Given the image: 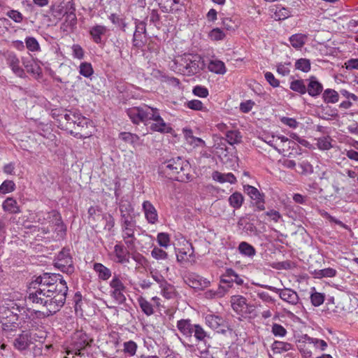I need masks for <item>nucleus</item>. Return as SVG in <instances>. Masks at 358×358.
<instances>
[{
  "instance_id": "f257e3e1",
  "label": "nucleus",
  "mask_w": 358,
  "mask_h": 358,
  "mask_svg": "<svg viewBox=\"0 0 358 358\" xmlns=\"http://www.w3.org/2000/svg\"><path fill=\"white\" fill-rule=\"evenodd\" d=\"M27 303H31L46 310V315H53L64 305L68 292L66 282L60 274L43 273L31 282Z\"/></svg>"
},
{
  "instance_id": "f03ea898",
  "label": "nucleus",
  "mask_w": 358,
  "mask_h": 358,
  "mask_svg": "<svg viewBox=\"0 0 358 358\" xmlns=\"http://www.w3.org/2000/svg\"><path fill=\"white\" fill-rule=\"evenodd\" d=\"M204 67L202 57L197 54H185L180 56L174 60L172 66L175 71L187 76L199 73Z\"/></svg>"
},
{
  "instance_id": "7ed1b4c3",
  "label": "nucleus",
  "mask_w": 358,
  "mask_h": 358,
  "mask_svg": "<svg viewBox=\"0 0 358 358\" xmlns=\"http://www.w3.org/2000/svg\"><path fill=\"white\" fill-rule=\"evenodd\" d=\"M19 311L18 306L12 301L7 300L0 304V323L3 331L12 332L18 329Z\"/></svg>"
},
{
  "instance_id": "20e7f679",
  "label": "nucleus",
  "mask_w": 358,
  "mask_h": 358,
  "mask_svg": "<svg viewBox=\"0 0 358 358\" xmlns=\"http://www.w3.org/2000/svg\"><path fill=\"white\" fill-rule=\"evenodd\" d=\"M162 169L176 180L186 182L190 178V164L179 157L166 161Z\"/></svg>"
},
{
  "instance_id": "39448f33",
  "label": "nucleus",
  "mask_w": 358,
  "mask_h": 358,
  "mask_svg": "<svg viewBox=\"0 0 358 358\" xmlns=\"http://www.w3.org/2000/svg\"><path fill=\"white\" fill-rule=\"evenodd\" d=\"M177 328L184 336L189 339L194 336L197 343H206L207 339L210 338L208 333L200 324H192L189 319L178 320Z\"/></svg>"
},
{
  "instance_id": "423d86ee",
  "label": "nucleus",
  "mask_w": 358,
  "mask_h": 358,
  "mask_svg": "<svg viewBox=\"0 0 358 358\" xmlns=\"http://www.w3.org/2000/svg\"><path fill=\"white\" fill-rule=\"evenodd\" d=\"M152 108V107L143 104L140 106L128 108L127 113L134 124H137L143 122L144 124L148 125Z\"/></svg>"
},
{
  "instance_id": "0eeeda50",
  "label": "nucleus",
  "mask_w": 358,
  "mask_h": 358,
  "mask_svg": "<svg viewBox=\"0 0 358 358\" xmlns=\"http://www.w3.org/2000/svg\"><path fill=\"white\" fill-rule=\"evenodd\" d=\"M60 13L65 16L64 26L66 29H72L77 23V17L75 13V7L72 0H64L61 5Z\"/></svg>"
},
{
  "instance_id": "6e6552de",
  "label": "nucleus",
  "mask_w": 358,
  "mask_h": 358,
  "mask_svg": "<svg viewBox=\"0 0 358 358\" xmlns=\"http://www.w3.org/2000/svg\"><path fill=\"white\" fill-rule=\"evenodd\" d=\"M55 266L60 269L62 272L69 274L74 271L73 261L69 249L64 248L58 254L55 259Z\"/></svg>"
},
{
  "instance_id": "1a4fd4ad",
  "label": "nucleus",
  "mask_w": 358,
  "mask_h": 358,
  "mask_svg": "<svg viewBox=\"0 0 358 358\" xmlns=\"http://www.w3.org/2000/svg\"><path fill=\"white\" fill-rule=\"evenodd\" d=\"M150 120L153 121L150 126V129L153 131L168 133L171 130V128L160 116L159 110L157 108H152V112L150 113Z\"/></svg>"
},
{
  "instance_id": "9d476101",
  "label": "nucleus",
  "mask_w": 358,
  "mask_h": 358,
  "mask_svg": "<svg viewBox=\"0 0 358 358\" xmlns=\"http://www.w3.org/2000/svg\"><path fill=\"white\" fill-rule=\"evenodd\" d=\"M110 287L112 289V297L118 303H123L126 300V297L123 294V292L125 289V287L117 275H115L113 276L112 280L110 282Z\"/></svg>"
},
{
  "instance_id": "9b49d317",
  "label": "nucleus",
  "mask_w": 358,
  "mask_h": 358,
  "mask_svg": "<svg viewBox=\"0 0 358 358\" xmlns=\"http://www.w3.org/2000/svg\"><path fill=\"white\" fill-rule=\"evenodd\" d=\"M22 64L27 72L35 78H39L42 76V69L40 62L34 59L31 56L24 57L22 59Z\"/></svg>"
},
{
  "instance_id": "f8f14e48",
  "label": "nucleus",
  "mask_w": 358,
  "mask_h": 358,
  "mask_svg": "<svg viewBox=\"0 0 358 358\" xmlns=\"http://www.w3.org/2000/svg\"><path fill=\"white\" fill-rule=\"evenodd\" d=\"M266 287L273 292L278 293L279 296L282 300L292 305H296L299 301V297L297 293L291 289L285 288L280 289L272 286H266Z\"/></svg>"
},
{
  "instance_id": "ddd939ff",
  "label": "nucleus",
  "mask_w": 358,
  "mask_h": 358,
  "mask_svg": "<svg viewBox=\"0 0 358 358\" xmlns=\"http://www.w3.org/2000/svg\"><path fill=\"white\" fill-rule=\"evenodd\" d=\"M296 347L303 357L310 358L313 354V337L301 336L296 341Z\"/></svg>"
},
{
  "instance_id": "4468645a",
  "label": "nucleus",
  "mask_w": 358,
  "mask_h": 358,
  "mask_svg": "<svg viewBox=\"0 0 358 358\" xmlns=\"http://www.w3.org/2000/svg\"><path fill=\"white\" fill-rule=\"evenodd\" d=\"M205 322L207 326L217 332L224 334L226 330L224 329L225 325V320L220 315L215 314H208L205 317Z\"/></svg>"
},
{
  "instance_id": "2eb2a0df",
  "label": "nucleus",
  "mask_w": 358,
  "mask_h": 358,
  "mask_svg": "<svg viewBox=\"0 0 358 358\" xmlns=\"http://www.w3.org/2000/svg\"><path fill=\"white\" fill-rule=\"evenodd\" d=\"M92 122L85 117L84 124H78L77 127H75V130L71 129L70 133L76 138H86L92 136Z\"/></svg>"
},
{
  "instance_id": "dca6fc26",
  "label": "nucleus",
  "mask_w": 358,
  "mask_h": 358,
  "mask_svg": "<svg viewBox=\"0 0 358 358\" xmlns=\"http://www.w3.org/2000/svg\"><path fill=\"white\" fill-rule=\"evenodd\" d=\"M136 29L133 36V44L136 47H141L144 44L146 35V24L143 21L136 22Z\"/></svg>"
},
{
  "instance_id": "f3484780",
  "label": "nucleus",
  "mask_w": 358,
  "mask_h": 358,
  "mask_svg": "<svg viewBox=\"0 0 358 358\" xmlns=\"http://www.w3.org/2000/svg\"><path fill=\"white\" fill-rule=\"evenodd\" d=\"M33 343L29 332L22 331L13 341V346L19 351L26 350Z\"/></svg>"
},
{
  "instance_id": "a211bd4d",
  "label": "nucleus",
  "mask_w": 358,
  "mask_h": 358,
  "mask_svg": "<svg viewBox=\"0 0 358 358\" xmlns=\"http://www.w3.org/2000/svg\"><path fill=\"white\" fill-rule=\"evenodd\" d=\"M73 342L77 351L84 349L85 347L90 345L92 339L83 331H78L74 333L73 336Z\"/></svg>"
},
{
  "instance_id": "6ab92c4d",
  "label": "nucleus",
  "mask_w": 358,
  "mask_h": 358,
  "mask_svg": "<svg viewBox=\"0 0 358 358\" xmlns=\"http://www.w3.org/2000/svg\"><path fill=\"white\" fill-rule=\"evenodd\" d=\"M88 222L93 226V227L98 228L101 227L103 225L101 222L103 221L106 214L103 213L101 210L94 206H91L88 209Z\"/></svg>"
},
{
  "instance_id": "aec40b11",
  "label": "nucleus",
  "mask_w": 358,
  "mask_h": 358,
  "mask_svg": "<svg viewBox=\"0 0 358 358\" xmlns=\"http://www.w3.org/2000/svg\"><path fill=\"white\" fill-rule=\"evenodd\" d=\"M48 218L52 219L50 222L56 227L55 230L57 231V235L60 238H63L66 234V228L62 221L59 213L55 210H52L48 213Z\"/></svg>"
},
{
  "instance_id": "412c9836",
  "label": "nucleus",
  "mask_w": 358,
  "mask_h": 358,
  "mask_svg": "<svg viewBox=\"0 0 358 358\" xmlns=\"http://www.w3.org/2000/svg\"><path fill=\"white\" fill-rule=\"evenodd\" d=\"M6 63L15 75L20 78L25 77L24 71L20 67V60L15 53L10 52L7 55Z\"/></svg>"
},
{
  "instance_id": "4be33fe9",
  "label": "nucleus",
  "mask_w": 358,
  "mask_h": 358,
  "mask_svg": "<svg viewBox=\"0 0 358 358\" xmlns=\"http://www.w3.org/2000/svg\"><path fill=\"white\" fill-rule=\"evenodd\" d=\"M187 284L193 289H203L210 285V281L197 275H189L186 280Z\"/></svg>"
},
{
  "instance_id": "5701e85b",
  "label": "nucleus",
  "mask_w": 358,
  "mask_h": 358,
  "mask_svg": "<svg viewBox=\"0 0 358 358\" xmlns=\"http://www.w3.org/2000/svg\"><path fill=\"white\" fill-rule=\"evenodd\" d=\"M143 210L148 223L155 224L158 221V214L155 206L149 201H145L143 203Z\"/></svg>"
},
{
  "instance_id": "b1692460",
  "label": "nucleus",
  "mask_w": 358,
  "mask_h": 358,
  "mask_svg": "<svg viewBox=\"0 0 358 358\" xmlns=\"http://www.w3.org/2000/svg\"><path fill=\"white\" fill-rule=\"evenodd\" d=\"M75 113L71 110L64 111L62 113L57 114V120L60 125L65 128L66 130H71L72 122L75 118Z\"/></svg>"
},
{
  "instance_id": "393cba45",
  "label": "nucleus",
  "mask_w": 358,
  "mask_h": 358,
  "mask_svg": "<svg viewBox=\"0 0 358 358\" xmlns=\"http://www.w3.org/2000/svg\"><path fill=\"white\" fill-rule=\"evenodd\" d=\"M160 288L162 295L166 299H174L178 295L176 287L166 280H161Z\"/></svg>"
},
{
  "instance_id": "a878e982",
  "label": "nucleus",
  "mask_w": 358,
  "mask_h": 358,
  "mask_svg": "<svg viewBox=\"0 0 358 358\" xmlns=\"http://www.w3.org/2000/svg\"><path fill=\"white\" fill-rule=\"evenodd\" d=\"M309 83L306 86V92L311 96H317L323 90L322 85L316 79L315 76H311L308 79Z\"/></svg>"
},
{
  "instance_id": "bb28decb",
  "label": "nucleus",
  "mask_w": 358,
  "mask_h": 358,
  "mask_svg": "<svg viewBox=\"0 0 358 358\" xmlns=\"http://www.w3.org/2000/svg\"><path fill=\"white\" fill-rule=\"evenodd\" d=\"M136 227H126L122 229V238L125 244L129 249L134 248V241L136 240L134 233Z\"/></svg>"
},
{
  "instance_id": "cd10ccee",
  "label": "nucleus",
  "mask_w": 358,
  "mask_h": 358,
  "mask_svg": "<svg viewBox=\"0 0 358 358\" xmlns=\"http://www.w3.org/2000/svg\"><path fill=\"white\" fill-rule=\"evenodd\" d=\"M120 217L134 216V208L130 201L122 197L119 203Z\"/></svg>"
},
{
  "instance_id": "c85d7f7f",
  "label": "nucleus",
  "mask_w": 358,
  "mask_h": 358,
  "mask_svg": "<svg viewBox=\"0 0 358 358\" xmlns=\"http://www.w3.org/2000/svg\"><path fill=\"white\" fill-rule=\"evenodd\" d=\"M108 29L103 25L96 24L91 27L90 34L94 43L99 44L101 42V36L106 34Z\"/></svg>"
},
{
  "instance_id": "c756f323",
  "label": "nucleus",
  "mask_w": 358,
  "mask_h": 358,
  "mask_svg": "<svg viewBox=\"0 0 358 358\" xmlns=\"http://www.w3.org/2000/svg\"><path fill=\"white\" fill-rule=\"evenodd\" d=\"M114 252L118 263L126 264L129 262V253L125 250L124 245L119 244L115 245L114 247Z\"/></svg>"
},
{
  "instance_id": "7c9ffc66",
  "label": "nucleus",
  "mask_w": 358,
  "mask_h": 358,
  "mask_svg": "<svg viewBox=\"0 0 358 358\" xmlns=\"http://www.w3.org/2000/svg\"><path fill=\"white\" fill-rule=\"evenodd\" d=\"M212 178L214 180L217 181L220 183L228 182L231 184H234L236 182V177L231 173L224 174L215 171L213 172Z\"/></svg>"
},
{
  "instance_id": "2f4dec72",
  "label": "nucleus",
  "mask_w": 358,
  "mask_h": 358,
  "mask_svg": "<svg viewBox=\"0 0 358 358\" xmlns=\"http://www.w3.org/2000/svg\"><path fill=\"white\" fill-rule=\"evenodd\" d=\"M292 349L293 345L291 343L283 341H275L271 345V350L274 354H281Z\"/></svg>"
},
{
  "instance_id": "473e14b6",
  "label": "nucleus",
  "mask_w": 358,
  "mask_h": 358,
  "mask_svg": "<svg viewBox=\"0 0 358 358\" xmlns=\"http://www.w3.org/2000/svg\"><path fill=\"white\" fill-rule=\"evenodd\" d=\"M93 268L98 273L99 278L103 280H107L111 276L110 270L101 263H94Z\"/></svg>"
},
{
  "instance_id": "72a5a7b5",
  "label": "nucleus",
  "mask_w": 358,
  "mask_h": 358,
  "mask_svg": "<svg viewBox=\"0 0 358 358\" xmlns=\"http://www.w3.org/2000/svg\"><path fill=\"white\" fill-rule=\"evenodd\" d=\"M208 68L210 71L216 74L223 75L227 71L224 63L217 59L210 61L208 64Z\"/></svg>"
},
{
  "instance_id": "f704fd0d",
  "label": "nucleus",
  "mask_w": 358,
  "mask_h": 358,
  "mask_svg": "<svg viewBox=\"0 0 358 358\" xmlns=\"http://www.w3.org/2000/svg\"><path fill=\"white\" fill-rule=\"evenodd\" d=\"M307 36L303 34H295L289 37V42L293 48L299 49L303 46Z\"/></svg>"
},
{
  "instance_id": "c9c22d12",
  "label": "nucleus",
  "mask_w": 358,
  "mask_h": 358,
  "mask_svg": "<svg viewBox=\"0 0 358 358\" xmlns=\"http://www.w3.org/2000/svg\"><path fill=\"white\" fill-rule=\"evenodd\" d=\"M3 208L11 213H19L20 210L15 199L12 197L7 198L3 203Z\"/></svg>"
},
{
  "instance_id": "e433bc0d",
  "label": "nucleus",
  "mask_w": 358,
  "mask_h": 358,
  "mask_svg": "<svg viewBox=\"0 0 358 358\" xmlns=\"http://www.w3.org/2000/svg\"><path fill=\"white\" fill-rule=\"evenodd\" d=\"M239 252L246 257H252L256 255L255 248L247 242H241L238 248Z\"/></svg>"
},
{
  "instance_id": "4c0bfd02",
  "label": "nucleus",
  "mask_w": 358,
  "mask_h": 358,
  "mask_svg": "<svg viewBox=\"0 0 358 358\" xmlns=\"http://www.w3.org/2000/svg\"><path fill=\"white\" fill-rule=\"evenodd\" d=\"M232 308L236 312H240L246 306V299L242 296H233L231 299Z\"/></svg>"
},
{
  "instance_id": "58836bf2",
  "label": "nucleus",
  "mask_w": 358,
  "mask_h": 358,
  "mask_svg": "<svg viewBox=\"0 0 358 358\" xmlns=\"http://www.w3.org/2000/svg\"><path fill=\"white\" fill-rule=\"evenodd\" d=\"M228 292V289H225L224 286L220 285L216 290L210 289L205 292L206 299L221 298Z\"/></svg>"
},
{
  "instance_id": "ea45409f",
  "label": "nucleus",
  "mask_w": 358,
  "mask_h": 358,
  "mask_svg": "<svg viewBox=\"0 0 358 358\" xmlns=\"http://www.w3.org/2000/svg\"><path fill=\"white\" fill-rule=\"evenodd\" d=\"M243 201L244 198L243 195L238 192L232 194L229 198L230 206L235 209L240 208L243 203Z\"/></svg>"
},
{
  "instance_id": "a19ab883",
  "label": "nucleus",
  "mask_w": 358,
  "mask_h": 358,
  "mask_svg": "<svg viewBox=\"0 0 358 358\" xmlns=\"http://www.w3.org/2000/svg\"><path fill=\"white\" fill-rule=\"evenodd\" d=\"M338 94L336 91L331 89L325 90L322 97L325 103H335L338 101Z\"/></svg>"
},
{
  "instance_id": "79ce46f5",
  "label": "nucleus",
  "mask_w": 358,
  "mask_h": 358,
  "mask_svg": "<svg viewBox=\"0 0 358 358\" xmlns=\"http://www.w3.org/2000/svg\"><path fill=\"white\" fill-rule=\"evenodd\" d=\"M242 136L237 130L228 131L226 133V140L230 145L238 144L241 142Z\"/></svg>"
},
{
  "instance_id": "37998d69",
  "label": "nucleus",
  "mask_w": 358,
  "mask_h": 358,
  "mask_svg": "<svg viewBox=\"0 0 358 358\" xmlns=\"http://www.w3.org/2000/svg\"><path fill=\"white\" fill-rule=\"evenodd\" d=\"M336 271L332 268H327L321 270H315L313 272L314 278H331L335 276Z\"/></svg>"
},
{
  "instance_id": "c03bdc74",
  "label": "nucleus",
  "mask_w": 358,
  "mask_h": 358,
  "mask_svg": "<svg viewBox=\"0 0 358 358\" xmlns=\"http://www.w3.org/2000/svg\"><path fill=\"white\" fill-rule=\"evenodd\" d=\"M138 303L142 311L148 316L154 313V309L152 304L145 298L141 296L138 299Z\"/></svg>"
},
{
  "instance_id": "a18cd8bd",
  "label": "nucleus",
  "mask_w": 358,
  "mask_h": 358,
  "mask_svg": "<svg viewBox=\"0 0 358 358\" xmlns=\"http://www.w3.org/2000/svg\"><path fill=\"white\" fill-rule=\"evenodd\" d=\"M290 89L301 94L306 93V85L303 80H295L290 83Z\"/></svg>"
},
{
  "instance_id": "49530a36",
  "label": "nucleus",
  "mask_w": 358,
  "mask_h": 358,
  "mask_svg": "<svg viewBox=\"0 0 358 358\" xmlns=\"http://www.w3.org/2000/svg\"><path fill=\"white\" fill-rule=\"evenodd\" d=\"M208 36L211 41H219L224 40L226 34L221 29L214 28L208 33Z\"/></svg>"
},
{
  "instance_id": "de8ad7c7",
  "label": "nucleus",
  "mask_w": 358,
  "mask_h": 358,
  "mask_svg": "<svg viewBox=\"0 0 358 358\" xmlns=\"http://www.w3.org/2000/svg\"><path fill=\"white\" fill-rule=\"evenodd\" d=\"M312 290L314 291L311 293L310 301L314 306H319L324 303V294L322 293L315 292V288L312 287Z\"/></svg>"
},
{
  "instance_id": "09e8293b",
  "label": "nucleus",
  "mask_w": 358,
  "mask_h": 358,
  "mask_svg": "<svg viewBox=\"0 0 358 358\" xmlns=\"http://www.w3.org/2000/svg\"><path fill=\"white\" fill-rule=\"evenodd\" d=\"M26 48L31 52H38L41 50L38 41L34 37H27L25 38Z\"/></svg>"
},
{
  "instance_id": "8fccbe9b",
  "label": "nucleus",
  "mask_w": 358,
  "mask_h": 358,
  "mask_svg": "<svg viewBox=\"0 0 358 358\" xmlns=\"http://www.w3.org/2000/svg\"><path fill=\"white\" fill-rule=\"evenodd\" d=\"M296 69L307 73L310 70V62L306 58H301L295 62Z\"/></svg>"
},
{
  "instance_id": "3c124183",
  "label": "nucleus",
  "mask_w": 358,
  "mask_h": 358,
  "mask_svg": "<svg viewBox=\"0 0 358 358\" xmlns=\"http://www.w3.org/2000/svg\"><path fill=\"white\" fill-rule=\"evenodd\" d=\"M120 136L122 140L131 144L134 147L139 140L138 135L129 132H122Z\"/></svg>"
},
{
  "instance_id": "603ef678",
  "label": "nucleus",
  "mask_w": 358,
  "mask_h": 358,
  "mask_svg": "<svg viewBox=\"0 0 358 358\" xmlns=\"http://www.w3.org/2000/svg\"><path fill=\"white\" fill-rule=\"evenodd\" d=\"M251 205L258 211L264 210L265 209L264 194H261L260 196H257L255 199H252Z\"/></svg>"
},
{
  "instance_id": "864d4df0",
  "label": "nucleus",
  "mask_w": 358,
  "mask_h": 358,
  "mask_svg": "<svg viewBox=\"0 0 358 358\" xmlns=\"http://www.w3.org/2000/svg\"><path fill=\"white\" fill-rule=\"evenodd\" d=\"M296 171L300 174H308L313 173V168L308 161H302L299 164Z\"/></svg>"
},
{
  "instance_id": "5fc2aeb1",
  "label": "nucleus",
  "mask_w": 358,
  "mask_h": 358,
  "mask_svg": "<svg viewBox=\"0 0 358 358\" xmlns=\"http://www.w3.org/2000/svg\"><path fill=\"white\" fill-rule=\"evenodd\" d=\"M152 257L157 260H165L168 258V254L162 248L155 247L151 251Z\"/></svg>"
},
{
  "instance_id": "6e6d98bb",
  "label": "nucleus",
  "mask_w": 358,
  "mask_h": 358,
  "mask_svg": "<svg viewBox=\"0 0 358 358\" xmlns=\"http://www.w3.org/2000/svg\"><path fill=\"white\" fill-rule=\"evenodd\" d=\"M121 227L122 229L126 227H136V221L135 216H125L121 217Z\"/></svg>"
},
{
  "instance_id": "4d7b16f0",
  "label": "nucleus",
  "mask_w": 358,
  "mask_h": 358,
  "mask_svg": "<svg viewBox=\"0 0 358 358\" xmlns=\"http://www.w3.org/2000/svg\"><path fill=\"white\" fill-rule=\"evenodd\" d=\"M91 64L83 62L80 65V73L86 78H89L93 73Z\"/></svg>"
},
{
  "instance_id": "13d9d810",
  "label": "nucleus",
  "mask_w": 358,
  "mask_h": 358,
  "mask_svg": "<svg viewBox=\"0 0 358 358\" xmlns=\"http://www.w3.org/2000/svg\"><path fill=\"white\" fill-rule=\"evenodd\" d=\"M15 185L12 180H5L0 186V192L6 194L15 190Z\"/></svg>"
},
{
  "instance_id": "bf43d9fd",
  "label": "nucleus",
  "mask_w": 358,
  "mask_h": 358,
  "mask_svg": "<svg viewBox=\"0 0 358 358\" xmlns=\"http://www.w3.org/2000/svg\"><path fill=\"white\" fill-rule=\"evenodd\" d=\"M157 243L161 247L167 248L169 245L170 238L166 233H159L157 237Z\"/></svg>"
},
{
  "instance_id": "052dcab7",
  "label": "nucleus",
  "mask_w": 358,
  "mask_h": 358,
  "mask_svg": "<svg viewBox=\"0 0 358 358\" xmlns=\"http://www.w3.org/2000/svg\"><path fill=\"white\" fill-rule=\"evenodd\" d=\"M137 349V345L135 342L129 341L124 343V351L131 356L135 355Z\"/></svg>"
},
{
  "instance_id": "680f3d73",
  "label": "nucleus",
  "mask_w": 358,
  "mask_h": 358,
  "mask_svg": "<svg viewBox=\"0 0 358 358\" xmlns=\"http://www.w3.org/2000/svg\"><path fill=\"white\" fill-rule=\"evenodd\" d=\"M109 19L110 20L113 24L118 26L123 31H125L126 23L124 21V20L120 18L117 15L111 14L109 17Z\"/></svg>"
},
{
  "instance_id": "e2e57ef3",
  "label": "nucleus",
  "mask_w": 358,
  "mask_h": 358,
  "mask_svg": "<svg viewBox=\"0 0 358 358\" xmlns=\"http://www.w3.org/2000/svg\"><path fill=\"white\" fill-rule=\"evenodd\" d=\"M290 16V12L285 8H280L275 12V17L278 20L287 19Z\"/></svg>"
},
{
  "instance_id": "0e129e2a",
  "label": "nucleus",
  "mask_w": 358,
  "mask_h": 358,
  "mask_svg": "<svg viewBox=\"0 0 358 358\" xmlns=\"http://www.w3.org/2000/svg\"><path fill=\"white\" fill-rule=\"evenodd\" d=\"M272 333L275 336L284 337L287 334V330L279 324H273L272 326Z\"/></svg>"
},
{
  "instance_id": "69168bd1",
  "label": "nucleus",
  "mask_w": 358,
  "mask_h": 358,
  "mask_svg": "<svg viewBox=\"0 0 358 358\" xmlns=\"http://www.w3.org/2000/svg\"><path fill=\"white\" fill-rule=\"evenodd\" d=\"M192 92L195 96H199L201 98H206L208 95V89L205 87L200 86V85H197V86L194 87Z\"/></svg>"
},
{
  "instance_id": "338daca9",
  "label": "nucleus",
  "mask_w": 358,
  "mask_h": 358,
  "mask_svg": "<svg viewBox=\"0 0 358 358\" xmlns=\"http://www.w3.org/2000/svg\"><path fill=\"white\" fill-rule=\"evenodd\" d=\"M187 106L189 108H190L192 110H204L203 103L201 101L197 100V99L189 101L187 103Z\"/></svg>"
},
{
  "instance_id": "774afa93",
  "label": "nucleus",
  "mask_w": 358,
  "mask_h": 358,
  "mask_svg": "<svg viewBox=\"0 0 358 358\" xmlns=\"http://www.w3.org/2000/svg\"><path fill=\"white\" fill-rule=\"evenodd\" d=\"M101 222L103 224L102 227H103L105 229H108L109 231L114 227L115 224L114 218L110 214H106L104 216V220Z\"/></svg>"
}]
</instances>
